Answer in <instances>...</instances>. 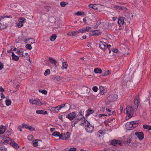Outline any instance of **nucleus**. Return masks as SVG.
Listing matches in <instances>:
<instances>
[{
  "label": "nucleus",
  "instance_id": "1",
  "mask_svg": "<svg viewBox=\"0 0 151 151\" xmlns=\"http://www.w3.org/2000/svg\"><path fill=\"white\" fill-rule=\"evenodd\" d=\"M1 142L4 143H7L16 148L19 147V146L12 139L4 135L1 136Z\"/></svg>",
  "mask_w": 151,
  "mask_h": 151
},
{
  "label": "nucleus",
  "instance_id": "2",
  "mask_svg": "<svg viewBox=\"0 0 151 151\" xmlns=\"http://www.w3.org/2000/svg\"><path fill=\"white\" fill-rule=\"evenodd\" d=\"M134 71H132V69L130 68V69H128L127 70L126 75L124 78L122 82V84L123 85H127V82L128 81L131 82L132 81V76L133 74Z\"/></svg>",
  "mask_w": 151,
  "mask_h": 151
},
{
  "label": "nucleus",
  "instance_id": "3",
  "mask_svg": "<svg viewBox=\"0 0 151 151\" xmlns=\"http://www.w3.org/2000/svg\"><path fill=\"white\" fill-rule=\"evenodd\" d=\"M134 111L132 107L130 106H128L124 110V113L126 114L129 118L131 117L133 115Z\"/></svg>",
  "mask_w": 151,
  "mask_h": 151
},
{
  "label": "nucleus",
  "instance_id": "4",
  "mask_svg": "<svg viewBox=\"0 0 151 151\" xmlns=\"http://www.w3.org/2000/svg\"><path fill=\"white\" fill-rule=\"evenodd\" d=\"M136 122L135 121L127 122L125 125L126 129L129 130L133 129L134 128L136 127L138 125V123H136Z\"/></svg>",
  "mask_w": 151,
  "mask_h": 151
},
{
  "label": "nucleus",
  "instance_id": "5",
  "mask_svg": "<svg viewBox=\"0 0 151 151\" xmlns=\"http://www.w3.org/2000/svg\"><path fill=\"white\" fill-rule=\"evenodd\" d=\"M118 98L117 95L116 94H112L109 95L106 99V101L107 103L114 102Z\"/></svg>",
  "mask_w": 151,
  "mask_h": 151
},
{
  "label": "nucleus",
  "instance_id": "6",
  "mask_svg": "<svg viewBox=\"0 0 151 151\" xmlns=\"http://www.w3.org/2000/svg\"><path fill=\"white\" fill-rule=\"evenodd\" d=\"M85 127L86 131L88 132H91L94 129L93 126L91 125L87 121H85Z\"/></svg>",
  "mask_w": 151,
  "mask_h": 151
},
{
  "label": "nucleus",
  "instance_id": "7",
  "mask_svg": "<svg viewBox=\"0 0 151 151\" xmlns=\"http://www.w3.org/2000/svg\"><path fill=\"white\" fill-rule=\"evenodd\" d=\"M29 103L35 105L37 106H40L42 104L41 102L38 99H29Z\"/></svg>",
  "mask_w": 151,
  "mask_h": 151
},
{
  "label": "nucleus",
  "instance_id": "8",
  "mask_svg": "<svg viewBox=\"0 0 151 151\" xmlns=\"http://www.w3.org/2000/svg\"><path fill=\"white\" fill-rule=\"evenodd\" d=\"M65 104H63L55 107H52L51 109V111L53 113L58 112V111L60 110L62 107L65 106Z\"/></svg>",
  "mask_w": 151,
  "mask_h": 151
},
{
  "label": "nucleus",
  "instance_id": "9",
  "mask_svg": "<svg viewBox=\"0 0 151 151\" xmlns=\"http://www.w3.org/2000/svg\"><path fill=\"white\" fill-rule=\"evenodd\" d=\"M70 133L69 132H67L66 134H60V139L63 140H66L70 137Z\"/></svg>",
  "mask_w": 151,
  "mask_h": 151
},
{
  "label": "nucleus",
  "instance_id": "10",
  "mask_svg": "<svg viewBox=\"0 0 151 151\" xmlns=\"http://www.w3.org/2000/svg\"><path fill=\"white\" fill-rule=\"evenodd\" d=\"M101 33L99 30H95L90 31V35L91 36L99 35H101Z\"/></svg>",
  "mask_w": 151,
  "mask_h": 151
},
{
  "label": "nucleus",
  "instance_id": "11",
  "mask_svg": "<svg viewBox=\"0 0 151 151\" xmlns=\"http://www.w3.org/2000/svg\"><path fill=\"white\" fill-rule=\"evenodd\" d=\"M12 18V17L11 16H7L6 15H4L3 16H1V23H3V22H4V23L6 24L8 21L7 19L5 18Z\"/></svg>",
  "mask_w": 151,
  "mask_h": 151
},
{
  "label": "nucleus",
  "instance_id": "12",
  "mask_svg": "<svg viewBox=\"0 0 151 151\" xmlns=\"http://www.w3.org/2000/svg\"><path fill=\"white\" fill-rule=\"evenodd\" d=\"M140 99L139 98V95L138 94H137L136 96L134 101V104L135 105V108H137L138 105L140 102Z\"/></svg>",
  "mask_w": 151,
  "mask_h": 151
},
{
  "label": "nucleus",
  "instance_id": "13",
  "mask_svg": "<svg viewBox=\"0 0 151 151\" xmlns=\"http://www.w3.org/2000/svg\"><path fill=\"white\" fill-rule=\"evenodd\" d=\"M100 48L104 51L106 49L107 44L103 41H100L99 43Z\"/></svg>",
  "mask_w": 151,
  "mask_h": 151
},
{
  "label": "nucleus",
  "instance_id": "14",
  "mask_svg": "<svg viewBox=\"0 0 151 151\" xmlns=\"http://www.w3.org/2000/svg\"><path fill=\"white\" fill-rule=\"evenodd\" d=\"M124 20L125 21L126 20V18L123 17H119L118 19V23L119 26L122 25L124 22Z\"/></svg>",
  "mask_w": 151,
  "mask_h": 151
},
{
  "label": "nucleus",
  "instance_id": "15",
  "mask_svg": "<svg viewBox=\"0 0 151 151\" xmlns=\"http://www.w3.org/2000/svg\"><path fill=\"white\" fill-rule=\"evenodd\" d=\"M135 134L140 140H142L144 137L143 133L142 132H136Z\"/></svg>",
  "mask_w": 151,
  "mask_h": 151
},
{
  "label": "nucleus",
  "instance_id": "16",
  "mask_svg": "<svg viewBox=\"0 0 151 151\" xmlns=\"http://www.w3.org/2000/svg\"><path fill=\"white\" fill-rule=\"evenodd\" d=\"M76 116V115L75 112H73L67 115L66 117L69 119L70 120H72Z\"/></svg>",
  "mask_w": 151,
  "mask_h": 151
},
{
  "label": "nucleus",
  "instance_id": "17",
  "mask_svg": "<svg viewBox=\"0 0 151 151\" xmlns=\"http://www.w3.org/2000/svg\"><path fill=\"white\" fill-rule=\"evenodd\" d=\"M76 119L77 121L81 120H83L84 122L86 121L85 120V118H83V115L81 114V113H79V114L77 115Z\"/></svg>",
  "mask_w": 151,
  "mask_h": 151
},
{
  "label": "nucleus",
  "instance_id": "18",
  "mask_svg": "<svg viewBox=\"0 0 151 151\" xmlns=\"http://www.w3.org/2000/svg\"><path fill=\"white\" fill-rule=\"evenodd\" d=\"M88 6L89 7L96 10L99 8L100 7H102L101 5L96 4H91L89 5Z\"/></svg>",
  "mask_w": 151,
  "mask_h": 151
},
{
  "label": "nucleus",
  "instance_id": "19",
  "mask_svg": "<svg viewBox=\"0 0 151 151\" xmlns=\"http://www.w3.org/2000/svg\"><path fill=\"white\" fill-rule=\"evenodd\" d=\"M114 8L119 10H123L124 11L127 10V8L124 6H122L117 5L114 6Z\"/></svg>",
  "mask_w": 151,
  "mask_h": 151
},
{
  "label": "nucleus",
  "instance_id": "20",
  "mask_svg": "<svg viewBox=\"0 0 151 151\" xmlns=\"http://www.w3.org/2000/svg\"><path fill=\"white\" fill-rule=\"evenodd\" d=\"M91 29V27H87L86 28H83L82 29H80L79 30V32L80 33H83L85 32H86L88 31V30Z\"/></svg>",
  "mask_w": 151,
  "mask_h": 151
},
{
  "label": "nucleus",
  "instance_id": "21",
  "mask_svg": "<svg viewBox=\"0 0 151 151\" xmlns=\"http://www.w3.org/2000/svg\"><path fill=\"white\" fill-rule=\"evenodd\" d=\"M79 30L78 31H73L69 32L67 33V35L71 37L76 36L77 34L79 33Z\"/></svg>",
  "mask_w": 151,
  "mask_h": 151
},
{
  "label": "nucleus",
  "instance_id": "22",
  "mask_svg": "<svg viewBox=\"0 0 151 151\" xmlns=\"http://www.w3.org/2000/svg\"><path fill=\"white\" fill-rule=\"evenodd\" d=\"M111 144L112 145H119L121 146L122 145V143L120 141L116 140H113L111 142Z\"/></svg>",
  "mask_w": 151,
  "mask_h": 151
},
{
  "label": "nucleus",
  "instance_id": "23",
  "mask_svg": "<svg viewBox=\"0 0 151 151\" xmlns=\"http://www.w3.org/2000/svg\"><path fill=\"white\" fill-rule=\"evenodd\" d=\"M12 59L15 61H17L19 59V57L16 55L14 52H12Z\"/></svg>",
  "mask_w": 151,
  "mask_h": 151
},
{
  "label": "nucleus",
  "instance_id": "24",
  "mask_svg": "<svg viewBox=\"0 0 151 151\" xmlns=\"http://www.w3.org/2000/svg\"><path fill=\"white\" fill-rule=\"evenodd\" d=\"M9 97L7 96L6 97V100H5L6 104L7 106H9L11 104V101L9 99Z\"/></svg>",
  "mask_w": 151,
  "mask_h": 151
},
{
  "label": "nucleus",
  "instance_id": "25",
  "mask_svg": "<svg viewBox=\"0 0 151 151\" xmlns=\"http://www.w3.org/2000/svg\"><path fill=\"white\" fill-rule=\"evenodd\" d=\"M7 129L6 126L4 125L1 126V134H4L6 131Z\"/></svg>",
  "mask_w": 151,
  "mask_h": 151
},
{
  "label": "nucleus",
  "instance_id": "26",
  "mask_svg": "<svg viewBox=\"0 0 151 151\" xmlns=\"http://www.w3.org/2000/svg\"><path fill=\"white\" fill-rule=\"evenodd\" d=\"M36 113L37 114H46L47 113V111H44L42 110H37L36 111Z\"/></svg>",
  "mask_w": 151,
  "mask_h": 151
},
{
  "label": "nucleus",
  "instance_id": "27",
  "mask_svg": "<svg viewBox=\"0 0 151 151\" xmlns=\"http://www.w3.org/2000/svg\"><path fill=\"white\" fill-rule=\"evenodd\" d=\"M94 71L96 73H100L102 72V70L100 68H97L94 69Z\"/></svg>",
  "mask_w": 151,
  "mask_h": 151
},
{
  "label": "nucleus",
  "instance_id": "28",
  "mask_svg": "<svg viewBox=\"0 0 151 151\" xmlns=\"http://www.w3.org/2000/svg\"><path fill=\"white\" fill-rule=\"evenodd\" d=\"M49 59L51 63L52 64H54L55 65H56V63L57 62L55 60L51 58L50 57H49Z\"/></svg>",
  "mask_w": 151,
  "mask_h": 151
},
{
  "label": "nucleus",
  "instance_id": "29",
  "mask_svg": "<svg viewBox=\"0 0 151 151\" xmlns=\"http://www.w3.org/2000/svg\"><path fill=\"white\" fill-rule=\"evenodd\" d=\"M4 91V89L1 87V97L2 99L5 98L4 95L2 93Z\"/></svg>",
  "mask_w": 151,
  "mask_h": 151
},
{
  "label": "nucleus",
  "instance_id": "30",
  "mask_svg": "<svg viewBox=\"0 0 151 151\" xmlns=\"http://www.w3.org/2000/svg\"><path fill=\"white\" fill-rule=\"evenodd\" d=\"M143 128L145 129L151 130V126L147 124H144L143 125Z\"/></svg>",
  "mask_w": 151,
  "mask_h": 151
},
{
  "label": "nucleus",
  "instance_id": "31",
  "mask_svg": "<svg viewBox=\"0 0 151 151\" xmlns=\"http://www.w3.org/2000/svg\"><path fill=\"white\" fill-rule=\"evenodd\" d=\"M57 35L56 34H53L50 37V40L51 41H54L56 39Z\"/></svg>",
  "mask_w": 151,
  "mask_h": 151
},
{
  "label": "nucleus",
  "instance_id": "32",
  "mask_svg": "<svg viewBox=\"0 0 151 151\" xmlns=\"http://www.w3.org/2000/svg\"><path fill=\"white\" fill-rule=\"evenodd\" d=\"M93 112L92 110L91 109L88 110L86 111V116H89L91 114H92Z\"/></svg>",
  "mask_w": 151,
  "mask_h": 151
},
{
  "label": "nucleus",
  "instance_id": "33",
  "mask_svg": "<svg viewBox=\"0 0 151 151\" xmlns=\"http://www.w3.org/2000/svg\"><path fill=\"white\" fill-rule=\"evenodd\" d=\"M52 135L55 137H60V133L58 132H53Z\"/></svg>",
  "mask_w": 151,
  "mask_h": 151
},
{
  "label": "nucleus",
  "instance_id": "34",
  "mask_svg": "<svg viewBox=\"0 0 151 151\" xmlns=\"http://www.w3.org/2000/svg\"><path fill=\"white\" fill-rule=\"evenodd\" d=\"M1 29H4L6 27V24L1 22Z\"/></svg>",
  "mask_w": 151,
  "mask_h": 151
},
{
  "label": "nucleus",
  "instance_id": "35",
  "mask_svg": "<svg viewBox=\"0 0 151 151\" xmlns=\"http://www.w3.org/2000/svg\"><path fill=\"white\" fill-rule=\"evenodd\" d=\"M127 142L128 143V145L129 146H132L133 142H132L131 139H128L127 141Z\"/></svg>",
  "mask_w": 151,
  "mask_h": 151
},
{
  "label": "nucleus",
  "instance_id": "36",
  "mask_svg": "<svg viewBox=\"0 0 151 151\" xmlns=\"http://www.w3.org/2000/svg\"><path fill=\"white\" fill-rule=\"evenodd\" d=\"M19 55V56L20 57H21L23 56V52L20 51V50H19L17 52H16Z\"/></svg>",
  "mask_w": 151,
  "mask_h": 151
},
{
  "label": "nucleus",
  "instance_id": "37",
  "mask_svg": "<svg viewBox=\"0 0 151 151\" xmlns=\"http://www.w3.org/2000/svg\"><path fill=\"white\" fill-rule=\"evenodd\" d=\"M68 67V64L66 63L63 62V67H62V69L65 68L66 69Z\"/></svg>",
  "mask_w": 151,
  "mask_h": 151
},
{
  "label": "nucleus",
  "instance_id": "38",
  "mask_svg": "<svg viewBox=\"0 0 151 151\" xmlns=\"http://www.w3.org/2000/svg\"><path fill=\"white\" fill-rule=\"evenodd\" d=\"M125 16L129 19H131L133 17L132 14L130 13H129L127 15H126Z\"/></svg>",
  "mask_w": 151,
  "mask_h": 151
},
{
  "label": "nucleus",
  "instance_id": "39",
  "mask_svg": "<svg viewBox=\"0 0 151 151\" xmlns=\"http://www.w3.org/2000/svg\"><path fill=\"white\" fill-rule=\"evenodd\" d=\"M29 42H28V43H29L30 44H32L35 43V40L32 38H30V40H29Z\"/></svg>",
  "mask_w": 151,
  "mask_h": 151
},
{
  "label": "nucleus",
  "instance_id": "40",
  "mask_svg": "<svg viewBox=\"0 0 151 151\" xmlns=\"http://www.w3.org/2000/svg\"><path fill=\"white\" fill-rule=\"evenodd\" d=\"M67 4H68V3L64 1L61 2L60 3V6L63 7L65 6Z\"/></svg>",
  "mask_w": 151,
  "mask_h": 151
},
{
  "label": "nucleus",
  "instance_id": "41",
  "mask_svg": "<svg viewBox=\"0 0 151 151\" xmlns=\"http://www.w3.org/2000/svg\"><path fill=\"white\" fill-rule=\"evenodd\" d=\"M23 23L21 22V21H19V23L18 24L17 26L19 27H20L23 26Z\"/></svg>",
  "mask_w": 151,
  "mask_h": 151
},
{
  "label": "nucleus",
  "instance_id": "42",
  "mask_svg": "<svg viewBox=\"0 0 151 151\" xmlns=\"http://www.w3.org/2000/svg\"><path fill=\"white\" fill-rule=\"evenodd\" d=\"M53 79L55 80L59 81L61 80V78L60 76H58L54 77Z\"/></svg>",
  "mask_w": 151,
  "mask_h": 151
},
{
  "label": "nucleus",
  "instance_id": "43",
  "mask_svg": "<svg viewBox=\"0 0 151 151\" xmlns=\"http://www.w3.org/2000/svg\"><path fill=\"white\" fill-rule=\"evenodd\" d=\"M25 47L27 49H28L29 50H30L32 48V47L31 44H27L26 45Z\"/></svg>",
  "mask_w": 151,
  "mask_h": 151
},
{
  "label": "nucleus",
  "instance_id": "44",
  "mask_svg": "<svg viewBox=\"0 0 151 151\" xmlns=\"http://www.w3.org/2000/svg\"><path fill=\"white\" fill-rule=\"evenodd\" d=\"M1 151H6V149L3 145L1 146Z\"/></svg>",
  "mask_w": 151,
  "mask_h": 151
},
{
  "label": "nucleus",
  "instance_id": "45",
  "mask_svg": "<svg viewBox=\"0 0 151 151\" xmlns=\"http://www.w3.org/2000/svg\"><path fill=\"white\" fill-rule=\"evenodd\" d=\"M50 70L49 69H47L44 73V75L45 76H47L50 74Z\"/></svg>",
  "mask_w": 151,
  "mask_h": 151
},
{
  "label": "nucleus",
  "instance_id": "46",
  "mask_svg": "<svg viewBox=\"0 0 151 151\" xmlns=\"http://www.w3.org/2000/svg\"><path fill=\"white\" fill-rule=\"evenodd\" d=\"M77 120H76V119H75V120H74L73 121H72V123H71V126H72V127H74L75 126V124H76V122H77Z\"/></svg>",
  "mask_w": 151,
  "mask_h": 151
},
{
  "label": "nucleus",
  "instance_id": "47",
  "mask_svg": "<svg viewBox=\"0 0 151 151\" xmlns=\"http://www.w3.org/2000/svg\"><path fill=\"white\" fill-rule=\"evenodd\" d=\"M92 89L94 92H96L98 91V88L96 86H95L93 87Z\"/></svg>",
  "mask_w": 151,
  "mask_h": 151
},
{
  "label": "nucleus",
  "instance_id": "48",
  "mask_svg": "<svg viewBox=\"0 0 151 151\" xmlns=\"http://www.w3.org/2000/svg\"><path fill=\"white\" fill-rule=\"evenodd\" d=\"M28 129L31 131H34L35 130V129L34 127H32L30 126H29Z\"/></svg>",
  "mask_w": 151,
  "mask_h": 151
},
{
  "label": "nucleus",
  "instance_id": "49",
  "mask_svg": "<svg viewBox=\"0 0 151 151\" xmlns=\"http://www.w3.org/2000/svg\"><path fill=\"white\" fill-rule=\"evenodd\" d=\"M101 6L102 7H100L99 8H98L96 10H98L99 12H101L102 11L103 9H104V7L103 6L101 5Z\"/></svg>",
  "mask_w": 151,
  "mask_h": 151
},
{
  "label": "nucleus",
  "instance_id": "50",
  "mask_svg": "<svg viewBox=\"0 0 151 151\" xmlns=\"http://www.w3.org/2000/svg\"><path fill=\"white\" fill-rule=\"evenodd\" d=\"M33 145L35 147L37 146L38 145V142L36 140L34 141L32 143Z\"/></svg>",
  "mask_w": 151,
  "mask_h": 151
},
{
  "label": "nucleus",
  "instance_id": "51",
  "mask_svg": "<svg viewBox=\"0 0 151 151\" xmlns=\"http://www.w3.org/2000/svg\"><path fill=\"white\" fill-rule=\"evenodd\" d=\"M29 126L27 125L26 124H23L22 125V127L26 129L28 128V127Z\"/></svg>",
  "mask_w": 151,
  "mask_h": 151
},
{
  "label": "nucleus",
  "instance_id": "52",
  "mask_svg": "<svg viewBox=\"0 0 151 151\" xmlns=\"http://www.w3.org/2000/svg\"><path fill=\"white\" fill-rule=\"evenodd\" d=\"M76 149L75 147H71L70 148L68 151H76Z\"/></svg>",
  "mask_w": 151,
  "mask_h": 151
},
{
  "label": "nucleus",
  "instance_id": "53",
  "mask_svg": "<svg viewBox=\"0 0 151 151\" xmlns=\"http://www.w3.org/2000/svg\"><path fill=\"white\" fill-rule=\"evenodd\" d=\"M97 19H98V21L96 22V24L97 25H99L101 23V20L98 18H97Z\"/></svg>",
  "mask_w": 151,
  "mask_h": 151
},
{
  "label": "nucleus",
  "instance_id": "54",
  "mask_svg": "<svg viewBox=\"0 0 151 151\" xmlns=\"http://www.w3.org/2000/svg\"><path fill=\"white\" fill-rule=\"evenodd\" d=\"M19 21H21L23 23L26 22V19L24 18H22L20 19Z\"/></svg>",
  "mask_w": 151,
  "mask_h": 151
},
{
  "label": "nucleus",
  "instance_id": "55",
  "mask_svg": "<svg viewBox=\"0 0 151 151\" xmlns=\"http://www.w3.org/2000/svg\"><path fill=\"white\" fill-rule=\"evenodd\" d=\"M104 87L102 86H101L99 87V89L101 92H102L104 91Z\"/></svg>",
  "mask_w": 151,
  "mask_h": 151
},
{
  "label": "nucleus",
  "instance_id": "56",
  "mask_svg": "<svg viewBox=\"0 0 151 151\" xmlns=\"http://www.w3.org/2000/svg\"><path fill=\"white\" fill-rule=\"evenodd\" d=\"M41 93L43 94H46L47 93V91L45 90H43L41 91Z\"/></svg>",
  "mask_w": 151,
  "mask_h": 151
},
{
  "label": "nucleus",
  "instance_id": "57",
  "mask_svg": "<svg viewBox=\"0 0 151 151\" xmlns=\"http://www.w3.org/2000/svg\"><path fill=\"white\" fill-rule=\"evenodd\" d=\"M32 138L33 136L32 135H30L28 137V139L29 140H32Z\"/></svg>",
  "mask_w": 151,
  "mask_h": 151
},
{
  "label": "nucleus",
  "instance_id": "58",
  "mask_svg": "<svg viewBox=\"0 0 151 151\" xmlns=\"http://www.w3.org/2000/svg\"><path fill=\"white\" fill-rule=\"evenodd\" d=\"M82 12H77L76 14L78 15H81L82 14Z\"/></svg>",
  "mask_w": 151,
  "mask_h": 151
},
{
  "label": "nucleus",
  "instance_id": "59",
  "mask_svg": "<svg viewBox=\"0 0 151 151\" xmlns=\"http://www.w3.org/2000/svg\"><path fill=\"white\" fill-rule=\"evenodd\" d=\"M22 126H21L20 125L18 127V129H19V130L21 132L22 131Z\"/></svg>",
  "mask_w": 151,
  "mask_h": 151
},
{
  "label": "nucleus",
  "instance_id": "60",
  "mask_svg": "<svg viewBox=\"0 0 151 151\" xmlns=\"http://www.w3.org/2000/svg\"><path fill=\"white\" fill-rule=\"evenodd\" d=\"M50 7L49 6H46L45 7V9L48 11H49L50 10Z\"/></svg>",
  "mask_w": 151,
  "mask_h": 151
},
{
  "label": "nucleus",
  "instance_id": "61",
  "mask_svg": "<svg viewBox=\"0 0 151 151\" xmlns=\"http://www.w3.org/2000/svg\"><path fill=\"white\" fill-rule=\"evenodd\" d=\"M29 40H30V39H27L24 41V42L25 43L27 44L28 43V42H29Z\"/></svg>",
  "mask_w": 151,
  "mask_h": 151
},
{
  "label": "nucleus",
  "instance_id": "62",
  "mask_svg": "<svg viewBox=\"0 0 151 151\" xmlns=\"http://www.w3.org/2000/svg\"><path fill=\"white\" fill-rule=\"evenodd\" d=\"M4 65L2 63H1V70L3 68Z\"/></svg>",
  "mask_w": 151,
  "mask_h": 151
},
{
  "label": "nucleus",
  "instance_id": "63",
  "mask_svg": "<svg viewBox=\"0 0 151 151\" xmlns=\"http://www.w3.org/2000/svg\"><path fill=\"white\" fill-rule=\"evenodd\" d=\"M123 107L122 106H121L120 107V112L121 113L122 112V111L123 110Z\"/></svg>",
  "mask_w": 151,
  "mask_h": 151
},
{
  "label": "nucleus",
  "instance_id": "64",
  "mask_svg": "<svg viewBox=\"0 0 151 151\" xmlns=\"http://www.w3.org/2000/svg\"><path fill=\"white\" fill-rule=\"evenodd\" d=\"M118 51V50L117 49H115L114 50V52L115 53H117Z\"/></svg>",
  "mask_w": 151,
  "mask_h": 151
}]
</instances>
